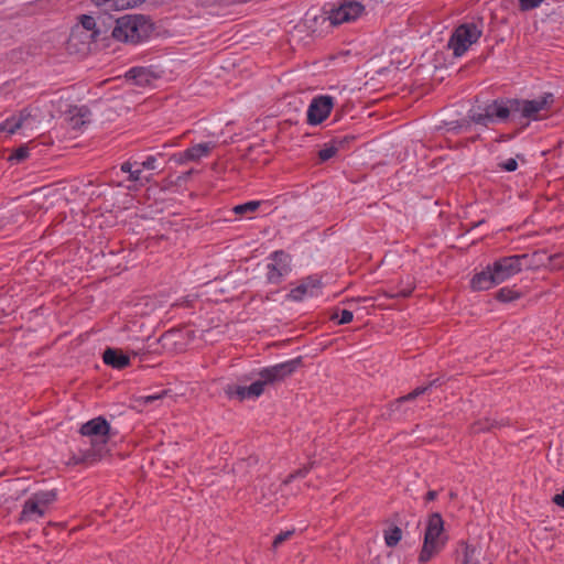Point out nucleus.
<instances>
[{
    "label": "nucleus",
    "instance_id": "6e6552de",
    "mask_svg": "<svg viewBox=\"0 0 564 564\" xmlns=\"http://www.w3.org/2000/svg\"><path fill=\"white\" fill-rule=\"evenodd\" d=\"M366 11L360 0H337L327 12V20L333 26L351 23L358 20Z\"/></svg>",
    "mask_w": 564,
    "mask_h": 564
},
{
    "label": "nucleus",
    "instance_id": "f03ea898",
    "mask_svg": "<svg viewBox=\"0 0 564 564\" xmlns=\"http://www.w3.org/2000/svg\"><path fill=\"white\" fill-rule=\"evenodd\" d=\"M110 430V424L104 416L94 417L82 424L79 434L86 437L89 443V448L83 452L82 462H97L107 454Z\"/></svg>",
    "mask_w": 564,
    "mask_h": 564
},
{
    "label": "nucleus",
    "instance_id": "c756f323",
    "mask_svg": "<svg viewBox=\"0 0 564 564\" xmlns=\"http://www.w3.org/2000/svg\"><path fill=\"white\" fill-rule=\"evenodd\" d=\"M294 531L288 530L284 532H280L273 540V547L278 549L284 541L289 540L293 535Z\"/></svg>",
    "mask_w": 564,
    "mask_h": 564
},
{
    "label": "nucleus",
    "instance_id": "f3484780",
    "mask_svg": "<svg viewBox=\"0 0 564 564\" xmlns=\"http://www.w3.org/2000/svg\"><path fill=\"white\" fill-rule=\"evenodd\" d=\"M432 384L433 383H431L429 386H424V387H417L416 389H414L412 392L408 393L406 395L399 398L398 400H395L394 403L391 404V411L393 413L401 411V406L404 403L411 402V401L415 400L416 398H419L420 395H423L424 393H426L430 390V388L432 387Z\"/></svg>",
    "mask_w": 564,
    "mask_h": 564
},
{
    "label": "nucleus",
    "instance_id": "f704fd0d",
    "mask_svg": "<svg viewBox=\"0 0 564 564\" xmlns=\"http://www.w3.org/2000/svg\"><path fill=\"white\" fill-rule=\"evenodd\" d=\"M234 212L236 214H242V213L247 212V203L239 204V205L235 206Z\"/></svg>",
    "mask_w": 564,
    "mask_h": 564
},
{
    "label": "nucleus",
    "instance_id": "5701e85b",
    "mask_svg": "<svg viewBox=\"0 0 564 564\" xmlns=\"http://www.w3.org/2000/svg\"><path fill=\"white\" fill-rule=\"evenodd\" d=\"M259 208H262V214L267 215L272 212V204L268 200H249V214L254 213Z\"/></svg>",
    "mask_w": 564,
    "mask_h": 564
},
{
    "label": "nucleus",
    "instance_id": "9d476101",
    "mask_svg": "<svg viewBox=\"0 0 564 564\" xmlns=\"http://www.w3.org/2000/svg\"><path fill=\"white\" fill-rule=\"evenodd\" d=\"M267 279L271 283H279L292 270L291 257L283 250L272 252L267 259Z\"/></svg>",
    "mask_w": 564,
    "mask_h": 564
},
{
    "label": "nucleus",
    "instance_id": "c9c22d12",
    "mask_svg": "<svg viewBox=\"0 0 564 564\" xmlns=\"http://www.w3.org/2000/svg\"><path fill=\"white\" fill-rule=\"evenodd\" d=\"M294 292L301 293V294H303V295L307 294V293H308L307 284H305V283L300 284V285L294 290Z\"/></svg>",
    "mask_w": 564,
    "mask_h": 564
},
{
    "label": "nucleus",
    "instance_id": "aec40b11",
    "mask_svg": "<svg viewBox=\"0 0 564 564\" xmlns=\"http://www.w3.org/2000/svg\"><path fill=\"white\" fill-rule=\"evenodd\" d=\"M402 538V531L399 527H393L384 532L386 544L390 547L395 546Z\"/></svg>",
    "mask_w": 564,
    "mask_h": 564
},
{
    "label": "nucleus",
    "instance_id": "bb28decb",
    "mask_svg": "<svg viewBox=\"0 0 564 564\" xmlns=\"http://www.w3.org/2000/svg\"><path fill=\"white\" fill-rule=\"evenodd\" d=\"M333 317L337 319L338 324L343 325L350 323L354 318V315L351 311L341 310L337 312Z\"/></svg>",
    "mask_w": 564,
    "mask_h": 564
},
{
    "label": "nucleus",
    "instance_id": "39448f33",
    "mask_svg": "<svg viewBox=\"0 0 564 564\" xmlns=\"http://www.w3.org/2000/svg\"><path fill=\"white\" fill-rule=\"evenodd\" d=\"M151 29L152 25L143 15L127 14L117 20L112 36L121 42L138 43L150 35Z\"/></svg>",
    "mask_w": 564,
    "mask_h": 564
},
{
    "label": "nucleus",
    "instance_id": "0eeeda50",
    "mask_svg": "<svg viewBox=\"0 0 564 564\" xmlns=\"http://www.w3.org/2000/svg\"><path fill=\"white\" fill-rule=\"evenodd\" d=\"M482 35V22L471 21L458 25L448 40L455 57H462Z\"/></svg>",
    "mask_w": 564,
    "mask_h": 564
},
{
    "label": "nucleus",
    "instance_id": "cd10ccee",
    "mask_svg": "<svg viewBox=\"0 0 564 564\" xmlns=\"http://www.w3.org/2000/svg\"><path fill=\"white\" fill-rule=\"evenodd\" d=\"M521 11H530L539 8L543 0H518Z\"/></svg>",
    "mask_w": 564,
    "mask_h": 564
},
{
    "label": "nucleus",
    "instance_id": "473e14b6",
    "mask_svg": "<svg viewBox=\"0 0 564 564\" xmlns=\"http://www.w3.org/2000/svg\"><path fill=\"white\" fill-rule=\"evenodd\" d=\"M307 471H308V469L306 467L302 468V469H299L296 473L291 474L288 477V479L285 480V482H289V481H291L294 478L304 477L307 474Z\"/></svg>",
    "mask_w": 564,
    "mask_h": 564
},
{
    "label": "nucleus",
    "instance_id": "2eb2a0df",
    "mask_svg": "<svg viewBox=\"0 0 564 564\" xmlns=\"http://www.w3.org/2000/svg\"><path fill=\"white\" fill-rule=\"evenodd\" d=\"M481 547L463 543L457 552V564H482L480 562Z\"/></svg>",
    "mask_w": 564,
    "mask_h": 564
},
{
    "label": "nucleus",
    "instance_id": "ddd939ff",
    "mask_svg": "<svg viewBox=\"0 0 564 564\" xmlns=\"http://www.w3.org/2000/svg\"><path fill=\"white\" fill-rule=\"evenodd\" d=\"M215 147L216 145L213 142L198 143L178 154H175L174 159L178 164H184L188 161H197L202 158L208 156Z\"/></svg>",
    "mask_w": 564,
    "mask_h": 564
},
{
    "label": "nucleus",
    "instance_id": "b1692460",
    "mask_svg": "<svg viewBox=\"0 0 564 564\" xmlns=\"http://www.w3.org/2000/svg\"><path fill=\"white\" fill-rule=\"evenodd\" d=\"M29 158V148L28 145H21L15 149L9 156V161L20 163Z\"/></svg>",
    "mask_w": 564,
    "mask_h": 564
},
{
    "label": "nucleus",
    "instance_id": "58836bf2",
    "mask_svg": "<svg viewBox=\"0 0 564 564\" xmlns=\"http://www.w3.org/2000/svg\"><path fill=\"white\" fill-rule=\"evenodd\" d=\"M129 354L132 355L133 357H137L140 355V350L132 349L129 351Z\"/></svg>",
    "mask_w": 564,
    "mask_h": 564
},
{
    "label": "nucleus",
    "instance_id": "4c0bfd02",
    "mask_svg": "<svg viewBox=\"0 0 564 564\" xmlns=\"http://www.w3.org/2000/svg\"><path fill=\"white\" fill-rule=\"evenodd\" d=\"M495 425H496V422H491V423H488L486 426L475 427V431L479 432V431H484V430H489V429L494 427Z\"/></svg>",
    "mask_w": 564,
    "mask_h": 564
},
{
    "label": "nucleus",
    "instance_id": "4be33fe9",
    "mask_svg": "<svg viewBox=\"0 0 564 564\" xmlns=\"http://www.w3.org/2000/svg\"><path fill=\"white\" fill-rule=\"evenodd\" d=\"M133 164L129 161L123 162L120 166L121 171L129 174V181L137 182L141 178L142 169H132Z\"/></svg>",
    "mask_w": 564,
    "mask_h": 564
},
{
    "label": "nucleus",
    "instance_id": "1a4fd4ad",
    "mask_svg": "<svg viewBox=\"0 0 564 564\" xmlns=\"http://www.w3.org/2000/svg\"><path fill=\"white\" fill-rule=\"evenodd\" d=\"M528 254H514L502 257L496 260L491 265L496 281L502 283L522 271L523 262Z\"/></svg>",
    "mask_w": 564,
    "mask_h": 564
},
{
    "label": "nucleus",
    "instance_id": "4468645a",
    "mask_svg": "<svg viewBox=\"0 0 564 564\" xmlns=\"http://www.w3.org/2000/svg\"><path fill=\"white\" fill-rule=\"evenodd\" d=\"M470 284L471 289L475 291H485L498 285L499 283L496 281L491 265H487L485 270L473 276Z\"/></svg>",
    "mask_w": 564,
    "mask_h": 564
},
{
    "label": "nucleus",
    "instance_id": "e433bc0d",
    "mask_svg": "<svg viewBox=\"0 0 564 564\" xmlns=\"http://www.w3.org/2000/svg\"><path fill=\"white\" fill-rule=\"evenodd\" d=\"M436 497H437V492L435 490H430L426 494L427 501H433L434 499H436Z\"/></svg>",
    "mask_w": 564,
    "mask_h": 564
},
{
    "label": "nucleus",
    "instance_id": "7c9ffc66",
    "mask_svg": "<svg viewBox=\"0 0 564 564\" xmlns=\"http://www.w3.org/2000/svg\"><path fill=\"white\" fill-rule=\"evenodd\" d=\"M499 166L507 172H513L518 169V162L516 159L510 158L499 163Z\"/></svg>",
    "mask_w": 564,
    "mask_h": 564
},
{
    "label": "nucleus",
    "instance_id": "dca6fc26",
    "mask_svg": "<svg viewBox=\"0 0 564 564\" xmlns=\"http://www.w3.org/2000/svg\"><path fill=\"white\" fill-rule=\"evenodd\" d=\"M102 360L106 365L112 367L113 369H123L130 364V355L123 354L119 349L107 348L104 351Z\"/></svg>",
    "mask_w": 564,
    "mask_h": 564
},
{
    "label": "nucleus",
    "instance_id": "f257e3e1",
    "mask_svg": "<svg viewBox=\"0 0 564 564\" xmlns=\"http://www.w3.org/2000/svg\"><path fill=\"white\" fill-rule=\"evenodd\" d=\"M554 101L555 98L552 93H544L534 99L501 98L487 104L482 108L471 109L469 118L474 123L484 127L511 120L520 122L521 128L525 129L532 121L547 118Z\"/></svg>",
    "mask_w": 564,
    "mask_h": 564
},
{
    "label": "nucleus",
    "instance_id": "423d86ee",
    "mask_svg": "<svg viewBox=\"0 0 564 564\" xmlns=\"http://www.w3.org/2000/svg\"><path fill=\"white\" fill-rule=\"evenodd\" d=\"M57 500L55 490H41L29 496L19 514L20 523L39 522L50 511L52 505Z\"/></svg>",
    "mask_w": 564,
    "mask_h": 564
},
{
    "label": "nucleus",
    "instance_id": "a878e982",
    "mask_svg": "<svg viewBox=\"0 0 564 564\" xmlns=\"http://www.w3.org/2000/svg\"><path fill=\"white\" fill-rule=\"evenodd\" d=\"M127 77L134 79L137 84H142L145 70L142 67H133L127 72Z\"/></svg>",
    "mask_w": 564,
    "mask_h": 564
},
{
    "label": "nucleus",
    "instance_id": "c85d7f7f",
    "mask_svg": "<svg viewBox=\"0 0 564 564\" xmlns=\"http://www.w3.org/2000/svg\"><path fill=\"white\" fill-rule=\"evenodd\" d=\"M165 393L166 392L163 391V392L156 393V394L142 395L139 398V401L143 405H150V404L154 403L155 401L161 400L165 395Z\"/></svg>",
    "mask_w": 564,
    "mask_h": 564
},
{
    "label": "nucleus",
    "instance_id": "412c9836",
    "mask_svg": "<svg viewBox=\"0 0 564 564\" xmlns=\"http://www.w3.org/2000/svg\"><path fill=\"white\" fill-rule=\"evenodd\" d=\"M80 24H82V26L85 30L93 32L90 34V39L91 40H96L98 37L99 31L96 30V20H95L94 17H91V15H82Z\"/></svg>",
    "mask_w": 564,
    "mask_h": 564
},
{
    "label": "nucleus",
    "instance_id": "72a5a7b5",
    "mask_svg": "<svg viewBox=\"0 0 564 564\" xmlns=\"http://www.w3.org/2000/svg\"><path fill=\"white\" fill-rule=\"evenodd\" d=\"M553 502L564 508V490L553 497Z\"/></svg>",
    "mask_w": 564,
    "mask_h": 564
},
{
    "label": "nucleus",
    "instance_id": "7ed1b4c3",
    "mask_svg": "<svg viewBox=\"0 0 564 564\" xmlns=\"http://www.w3.org/2000/svg\"><path fill=\"white\" fill-rule=\"evenodd\" d=\"M447 540L442 516L438 512L432 513L426 521L423 545L417 558L419 563L430 562L445 547Z\"/></svg>",
    "mask_w": 564,
    "mask_h": 564
},
{
    "label": "nucleus",
    "instance_id": "393cba45",
    "mask_svg": "<svg viewBox=\"0 0 564 564\" xmlns=\"http://www.w3.org/2000/svg\"><path fill=\"white\" fill-rule=\"evenodd\" d=\"M337 153V148L333 144H325L323 149L318 151V158L322 162L328 161Z\"/></svg>",
    "mask_w": 564,
    "mask_h": 564
},
{
    "label": "nucleus",
    "instance_id": "9b49d317",
    "mask_svg": "<svg viewBox=\"0 0 564 564\" xmlns=\"http://www.w3.org/2000/svg\"><path fill=\"white\" fill-rule=\"evenodd\" d=\"M335 99L328 95L314 97L307 108V122L312 126L322 123L334 108Z\"/></svg>",
    "mask_w": 564,
    "mask_h": 564
},
{
    "label": "nucleus",
    "instance_id": "6ab92c4d",
    "mask_svg": "<svg viewBox=\"0 0 564 564\" xmlns=\"http://www.w3.org/2000/svg\"><path fill=\"white\" fill-rule=\"evenodd\" d=\"M519 297L520 293L511 288H502L496 294V299L503 303L512 302Z\"/></svg>",
    "mask_w": 564,
    "mask_h": 564
},
{
    "label": "nucleus",
    "instance_id": "20e7f679",
    "mask_svg": "<svg viewBox=\"0 0 564 564\" xmlns=\"http://www.w3.org/2000/svg\"><path fill=\"white\" fill-rule=\"evenodd\" d=\"M301 365V358L286 360L271 367L262 368L259 378L249 384V398H259L267 386L291 376Z\"/></svg>",
    "mask_w": 564,
    "mask_h": 564
},
{
    "label": "nucleus",
    "instance_id": "2f4dec72",
    "mask_svg": "<svg viewBox=\"0 0 564 564\" xmlns=\"http://www.w3.org/2000/svg\"><path fill=\"white\" fill-rule=\"evenodd\" d=\"M143 170H154L156 169V159L153 155L148 156L142 163L141 167Z\"/></svg>",
    "mask_w": 564,
    "mask_h": 564
},
{
    "label": "nucleus",
    "instance_id": "f8f14e48",
    "mask_svg": "<svg viewBox=\"0 0 564 564\" xmlns=\"http://www.w3.org/2000/svg\"><path fill=\"white\" fill-rule=\"evenodd\" d=\"M37 122L36 117L32 113V109L24 108L18 113L7 118L1 124L0 129L9 134L15 133L18 130H33Z\"/></svg>",
    "mask_w": 564,
    "mask_h": 564
},
{
    "label": "nucleus",
    "instance_id": "a211bd4d",
    "mask_svg": "<svg viewBox=\"0 0 564 564\" xmlns=\"http://www.w3.org/2000/svg\"><path fill=\"white\" fill-rule=\"evenodd\" d=\"M225 393L230 400L243 401L247 398V388L241 384L229 383L225 387Z\"/></svg>",
    "mask_w": 564,
    "mask_h": 564
}]
</instances>
